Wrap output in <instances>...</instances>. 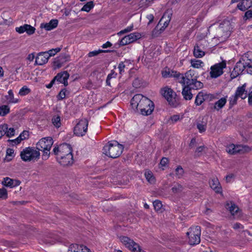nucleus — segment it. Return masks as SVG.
<instances>
[{"mask_svg":"<svg viewBox=\"0 0 252 252\" xmlns=\"http://www.w3.org/2000/svg\"><path fill=\"white\" fill-rule=\"evenodd\" d=\"M130 103L134 111L144 116L151 114L155 107L152 101L141 94H135L131 99Z\"/></svg>","mask_w":252,"mask_h":252,"instance_id":"obj_1","label":"nucleus"},{"mask_svg":"<svg viewBox=\"0 0 252 252\" xmlns=\"http://www.w3.org/2000/svg\"><path fill=\"white\" fill-rule=\"evenodd\" d=\"M197 74L193 70H189L184 74H181L179 82L182 85L191 86L192 90H199L203 87V84L197 80Z\"/></svg>","mask_w":252,"mask_h":252,"instance_id":"obj_2","label":"nucleus"},{"mask_svg":"<svg viewBox=\"0 0 252 252\" xmlns=\"http://www.w3.org/2000/svg\"><path fill=\"white\" fill-rule=\"evenodd\" d=\"M123 149V145L119 144L117 141L112 140L104 145L102 152L107 157L115 158L122 154Z\"/></svg>","mask_w":252,"mask_h":252,"instance_id":"obj_3","label":"nucleus"},{"mask_svg":"<svg viewBox=\"0 0 252 252\" xmlns=\"http://www.w3.org/2000/svg\"><path fill=\"white\" fill-rule=\"evenodd\" d=\"M40 153L32 147H27L20 153V157L22 160L25 162L37 160L39 158Z\"/></svg>","mask_w":252,"mask_h":252,"instance_id":"obj_4","label":"nucleus"},{"mask_svg":"<svg viewBox=\"0 0 252 252\" xmlns=\"http://www.w3.org/2000/svg\"><path fill=\"white\" fill-rule=\"evenodd\" d=\"M201 229L199 226L191 227L187 232L189 243L190 245H197L200 242Z\"/></svg>","mask_w":252,"mask_h":252,"instance_id":"obj_5","label":"nucleus"},{"mask_svg":"<svg viewBox=\"0 0 252 252\" xmlns=\"http://www.w3.org/2000/svg\"><path fill=\"white\" fill-rule=\"evenodd\" d=\"M53 153L56 156L57 159L72 154V150L70 145L63 143L59 146L55 147L53 149Z\"/></svg>","mask_w":252,"mask_h":252,"instance_id":"obj_6","label":"nucleus"},{"mask_svg":"<svg viewBox=\"0 0 252 252\" xmlns=\"http://www.w3.org/2000/svg\"><path fill=\"white\" fill-rule=\"evenodd\" d=\"M226 151L229 154L235 155L249 152L251 151V148L247 145L231 144L226 147Z\"/></svg>","mask_w":252,"mask_h":252,"instance_id":"obj_7","label":"nucleus"},{"mask_svg":"<svg viewBox=\"0 0 252 252\" xmlns=\"http://www.w3.org/2000/svg\"><path fill=\"white\" fill-rule=\"evenodd\" d=\"M121 242L129 250L133 252H146L133 240L126 236L120 237Z\"/></svg>","mask_w":252,"mask_h":252,"instance_id":"obj_8","label":"nucleus"},{"mask_svg":"<svg viewBox=\"0 0 252 252\" xmlns=\"http://www.w3.org/2000/svg\"><path fill=\"white\" fill-rule=\"evenodd\" d=\"M249 63L246 62L244 60L240 59L239 61L237 62L233 70L231 72L230 76L232 79L236 78L239 75L242 74L245 69L248 67Z\"/></svg>","mask_w":252,"mask_h":252,"instance_id":"obj_9","label":"nucleus"},{"mask_svg":"<svg viewBox=\"0 0 252 252\" xmlns=\"http://www.w3.org/2000/svg\"><path fill=\"white\" fill-rule=\"evenodd\" d=\"M226 63L225 61L217 63L211 66L210 75L212 78H216L223 73V69L226 68Z\"/></svg>","mask_w":252,"mask_h":252,"instance_id":"obj_10","label":"nucleus"},{"mask_svg":"<svg viewBox=\"0 0 252 252\" xmlns=\"http://www.w3.org/2000/svg\"><path fill=\"white\" fill-rule=\"evenodd\" d=\"M89 122L85 118L79 120L74 128V134L77 136H83L87 131Z\"/></svg>","mask_w":252,"mask_h":252,"instance_id":"obj_11","label":"nucleus"},{"mask_svg":"<svg viewBox=\"0 0 252 252\" xmlns=\"http://www.w3.org/2000/svg\"><path fill=\"white\" fill-rule=\"evenodd\" d=\"M53 144V140L51 137H46L41 138L36 144L37 151H42L45 149H51Z\"/></svg>","mask_w":252,"mask_h":252,"instance_id":"obj_12","label":"nucleus"},{"mask_svg":"<svg viewBox=\"0 0 252 252\" xmlns=\"http://www.w3.org/2000/svg\"><path fill=\"white\" fill-rule=\"evenodd\" d=\"M160 93L170 105H174L176 94L171 88L165 87L161 89Z\"/></svg>","mask_w":252,"mask_h":252,"instance_id":"obj_13","label":"nucleus"},{"mask_svg":"<svg viewBox=\"0 0 252 252\" xmlns=\"http://www.w3.org/2000/svg\"><path fill=\"white\" fill-rule=\"evenodd\" d=\"M219 29L224 33V36L228 37L232 29V25L228 19L223 20L219 25Z\"/></svg>","mask_w":252,"mask_h":252,"instance_id":"obj_14","label":"nucleus"},{"mask_svg":"<svg viewBox=\"0 0 252 252\" xmlns=\"http://www.w3.org/2000/svg\"><path fill=\"white\" fill-rule=\"evenodd\" d=\"M69 77V73L66 71H62L57 74V75L54 78L55 81H57L60 83L63 84L64 86L68 85L67 80Z\"/></svg>","mask_w":252,"mask_h":252,"instance_id":"obj_15","label":"nucleus"},{"mask_svg":"<svg viewBox=\"0 0 252 252\" xmlns=\"http://www.w3.org/2000/svg\"><path fill=\"white\" fill-rule=\"evenodd\" d=\"M70 60V57L65 54L61 55L59 57L56 58L54 61V65L56 68L61 67L65 63L68 62Z\"/></svg>","mask_w":252,"mask_h":252,"instance_id":"obj_16","label":"nucleus"},{"mask_svg":"<svg viewBox=\"0 0 252 252\" xmlns=\"http://www.w3.org/2000/svg\"><path fill=\"white\" fill-rule=\"evenodd\" d=\"M211 97V95L203 91L200 92L196 95L194 103L197 106H199L205 100Z\"/></svg>","mask_w":252,"mask_h":252,"instance_id":"obj_17","label":"nucleus"},{"mask_svg":"<svg viewBox=\"0 0 252 252\" xmlns=\"http://www.w3.org/2000/svg\"><path fill=\"white\" fill-rule=\"evenodd\" d=\"M161 74L163 78H169L173 77L177 78L178 80L181 76V73L173 70H171L167 67L164 68V69L161 71Z\"/></svg>","mask_w":252,"mask_h":252,"instance_id":"obj_18","label":"nucleus"},{"mask_svg":"<svg viewBox=\"0 0 252 252\" xmlns=\"http://www.w3.org/2000/svg\"><path fill=\"white\" fill-rule=\"evenodd\" d=\"M182 94L184 98L186 100H191L193 97V94L191 92L192 89L191 86L186 85H182Z\"/></svg>","mask_w":252,"mask_h":252,"instance_id":"obj_19","label":"nucleus"},{"mask_svg":"<svg viewBox=\"0 0 252 252\" xmlns=\"http://www.w3.org/2000/svg\"><path fill=\"white\" fill-rule=\"evenodd\" d=\"M47 55L46 52L39 53L35 58V64L42 65L46 63L49 59Z\"/></svg>","mask_w":252,"mask_h":252,"instance_id":"obj_20","label":"nucleus"},{"mask_svg":"<svg viewBox=\"0 0 252 252\" xmlns=\"http://www.w3.org/2000/svg\"><path fill=\"white\" fill-rule=\"evenodd\" d=\"M20 183L21 182L19 180H13L9 177L4 178L1 182L2 185L10 188L18 186Z\"/></svg>","mask_w":252,"mask_h":252,"instance_id":"obj_21","label":"nucleus"},{"mask_svg":"<svg viewBox=\"0 0 252 252\" xmlns=\"http://www.w3.org/2000/svg\"><path fill=\"white\" fill-rule=\"evenodd\" d=\"M247 84L245 83L241 86H239L236 89L235 94L239 98H241L242 99H245L248 96L247 91H246Z\"/></svg>","mask_w":252,"mask_h":252,"instance_id":"obj_22","label":"nucleus"},{"mask_svg":"<svg viewBox=\"0 0 252 252\" xmlns=\"http://www.w3.org/2000/svg\"><path fill=\"white\" fill-rule=\"evenodd\" d=\"M58 21L57 19H52L49 23H41L40 24V28L45 29L46 31H50L58 26Z\"/></svg>","mask_w":252,"mask_h":252,"instance_id":"obj_23","label":"nucleus"},{"mask_svg":"<svg viewBox=\"0 0 252 252\" xmlns=\"http://www.w3.org/2000/svg\"><path fill=\"white\" fill-rule=\"evenodd\" d=\"M57 159L60 164L63 166H67L71 165L73 163V162L72 154L64 156V157L62 158H57Z\"/></svg>","mask_w":252,"mask_h":252,"instance_id":"obj_24","label":"nucleus"},{"mask_svg":"<svg viewBox=\"0 0 252 252\" xmlns=\"http://www.w3.org/2000/svg\"><path fill=\"white\" fill-rule=\"evenodd\" d=\"M205 55V52L202 49L201 44L196 43L193 49V55L196 58H200Z\"/></svg>","mask_w":252,"mask_h":252,"instance_id":"obj_25","label":"nucleus"},{"mask_svg":"<svg viewBox=\"0 0 252 252\" xmlns=\"http://www.w3.org/2000/svg\"><path fill=\"white\" fill-rule=\"evenodd\" d=\"M242 2L238 3L237 7L241 11H244L248 10L252 6V0H241Z\"/></svg>","mask_w":252,"mask_h":252,"instance_id":"obj_26","label":"nucleus"},{"mask_svg":"<svg viewBox=\"0 0 252 252\" xmlns=\"http://www.w3.org/2000/svg\"><path fill=\"white\" fill-rule=\"evenodd\" d=\"M210 186L216 192H221V188L218 179H212L210 182Z\"/></svg>","mask_w":252,"mask_h":252,"instance_id":"obj_27","label":"nucleus"},{"mask_svg":"<svg viewBox=\"0 0 252 252\" xmlns=\"http://www.w3.org/2000/svg\"><path fill=\"white\" fill-rule=\"evenodd\" d=\"M5 97L7 101V103H16L19 102V99L15 98L14 97V94L11 90L8 92V94L5 96Z\"/></svg>","mask_w":252,"mask_h":252,"instance_id":"obj_28","label":"nucleus"},{"mask_svg":"<svg viewBox=\"0 0 252 252\" xmlns=\"http://www.w3.org/2000/svg\"><path fill=\"white\" fill-rule=\"evenodd\" d=\"M226 209H228L232 215H234L239 211V208L232 202L227 203L226 205Z\"/></svg>","mask_w":252,"mask_h":252,"instance_id":"obj_29","label":"nucleus"},{"mask_svg":"<svg viewBox=\"0 0 252 252\" xmlns=\"http://www.w3.org/2000/svg\"><path fill=\"white\" fill-rule=\"evenodd\" d=\"M226 102V98L222 97L215 102L214 108L215 109L219 110L222 108Z\"/></svg>","mask_w":252,"mask_h":252,"instance_id":"obj_30","label":"nucleus"},{"mask_svg":"<svg viewBox=\"0 0 252 252\" xmlns=\"http://www.w3.org/2000/svg\"><path fill=\"white\" fill-rule=\"evenodd\" d=\"M191 66L193 68H199L204 65V63L201 60L192 59L190 60Z\"/></svg>","mask_w":252,"mask_h":252,"instance_id":"obj_31","label":"nucleus"},{"mask_svg":"<svg viewBox=\"0 0 252 252\" xmlns=\"http://www.w3.org/2000/svg\"><path fill=\"white\" fill-rule=\"evenodd\" d=\"M10 113V107L7 105H0V116L3 117Z\"/></svg>","mask_w":252,"mask_h":252,"instance_id":"obj_32","label":"nucleus"},{"mask_svg":"<svg viewBox=\"0 0 252 252\" xmlns=\"http://www.w3.org/2000/svg\"><path fill=\"white\" fill-rule=\"evenodd\" d=\"M53 125L56 128L61 126V118L59 115H54L51 120Z\"/></svg>","mask_w":252,"mask_h":252,"instance_id":"obj_33","label":"nucleus"},{"mask_svg":"<svg viewBox=\"0 0 252 252\" xmlns=\"http://www.w3.org/2000/svg\"><path fill=\"white\" fill-rule=\"evenodd\" d=\"M83 245H79L78 244H72L70 246L68 252H80Z\"/></svg>","mask_w":252,"mask_h":252,"instance_id":"obj_34","label":"nucleus"},{"mask_svg":"<svg viewBox=\"0 0 252 252\" xmlns=\"http://www.w3.org/2000/svg\"><path fill=\"white\" fill-rule=\"evenodd\" d=\"M128 39L130 41L131 43H132L137 39L140 38L141 34L138 32H133L127 35Z\"/></svg>","mask_w":252,"mask_h":252,"instance_id":"obj_35","label":"nucleus"},{"mask_svg":"<svg viewBox=\"0 0 252 252\" xmlns=\"http://www.w3.org/2000/svg\"><path fill=\"white\" fill-rule=\"evenodd\" d=\"M238 97L234 94L231 95L229 98V108H232L233 106L237 104Z\"/></svg>","mask_w":252,"mask_h":252,"instance_id":"obj_36","label":"nucleus"},{"mask_svg":"<svg viewBox=\"0 0 252 252\" xmlns=\"http://www.w3.org/2000/svg\"><path fill=\"white\" fill-rule=\"evenodd\" d=\"M110 51H111L109 50H103L99 49L98 50H94L93 51L90 52L88 54V57H92L97 56V55H98L99 53H109V52H110Z\"/></svg>","mask_w":252,"mask_h":252,"instance_id":"obj_37","label":"nucleus"},{"mask_svg":"<svg viewBox=\"0 0 252 252\" xmlns=\"http://www.w3.org/2000/svg\"><path fill=\"white\" fill-rule=\"evenodd\" d=\"M197 128L200 133L205 131L206 129V122H198L197 124Z\"/></svg>","mask_w":252,"mask_h":252,"instance_id":"obj_38","label":"nucleus"},{"mask_svg":"<svg viewBox=\"0 0 252 252\" xmlns=\"http://www.w3.org/2000/svg\"><path fill=\"white\" fill-rule=\"evenodd\" d=\"M94 6V2L92 1L88 2L81 9V11L89 12Z\"/></svg>","mask_w":252,"mask_h":252,"instance_id":"obj_39","label":"nucleus"},{"mask_svg":"<svg viewBox=\"0 0 252 252\" xmlns=\"http://www.w3.org/2000/svg\"><path fill=\"white\" fill-rule=\"evenodd\" d=\"M241 58L246 62L252 61V52L249 51L244 54Z\"/></svg>","mask_w":252,"mask_h":252,"instance_id":"obj_40","label":"nucleus"},{"mask_svg":"<svg viewBox=\"0 0 252 252\" xmlns=\"http://www.w3.org/2000/svg\"><path fill=\"white\" fill-rule=\"evenodd\" d=\"M184 173V171L181 166H178L175 169L176 176L179 179L182 177Z\"/></svg>","mask_w":252,"mask_h":252,"instance_id":"obj_41","label":"nucleus"},{"mask_svg":"<svg viewBox=\"0 0 252 252\" xmlns=\"http://www.w3.org/2000/svg\"><path fill=\"white\" fill-rule=\"evenodd\" d=\"M30 92V89L28 87L24 86L20 90L19 94L21 96H24L29 94Z\"/></svg>","mask_w":252,"mask_h":252,"instance_id":"obj_42","label":"nucleus"},{"mask_svg":"<svg viewBox=\"0 0 252 252\" xmlns=\"http://www.w3.org/2000/svg\"><path fill=\"white\" fill-rule=\"evenodd\" d=\"M61 50V48H56L55 49H52L50 50H49L47 52H45L46 53L48 54V57L49 58L52 56H54L55 54H56L57 53L59 52Z\"/></svg>","mask_w":252,"mask_h":252,"instance_id":"obj_43","label":"nucleus"},{"mask_svg":"<svg viewBox=\"0 0 252 252\" xmlns=\"http://www.w3.org/2000/svg\"><path fill=\"white\" fill-rule=\"evenodd\" d=\"M145 176L146 179L149 182L152 183L154 182L155 178L153 177V174L151 171H146L145 173Z\"/></svg>","mask_w":252,"mask_h":252,"instance_id":"obj_44","label":"nucleus"},{"mask_svg":"<svg viewBox=\"0 0 252 252\" xmlns=\"http://www.w3.org/2000/svg\"><path fill=\"white\" fill-rule=\"evenodd\" d=\"M8 125L6 124L0 125V139L5 134Z\"/></svg>","mask_w":252,"mask_h":252,"instance_id":"obj_45","label":"nucleus"},{"mask_svg":"<svg viewBox=\"0 0 252 252\" xmlns=\"http://www.w3.org/2000/svg\"><path fill=\"white\" fill-rule=\"evenodd\" d=\"M7 197V190L4 188L0 189V199H6Z\"/></svg>","mask_w":252,"mask_h":252,"instance_id":"obj_46","label":"nucleus"},{"mask_svg":"<svg viewBox=\"0 0 252 252\" xmlns=\"http://www.w3.org/2000/svg\"><path fill=\"white\" fill-rule=\"evenodd\" d=\"M183 189V187L180 184H176L173 187L172 190L174 193H178L182 191Z\"/></svg>","mask_w":252,"mask_h":252,"instance_id":"obj_47","label":"nucleus"},{"mask_svg":"<svg viewBox=\"0 0 252 252\" xmlns=\"http://www.w3.org/2000/svg\"><path fill=\"white\" fill-rule=\"evenodd\" d=\"M26 27L27 28L26 32L27 33V34L31 35L34 33L35 32V28L29 24H27Z\"/></svg>","mask_w":252,"mask_h":252,"instance_id":"obj_48","label":"nucleus"},{"mask_svg":"<svg viewBox=\"0 0 252 252\" xmlns=\"http://www.w3.org/2000/svg\"><path fill=\"white\" fill-rule=\"evenodd\" d=\"M153 206L155 209L158 211L161 210L162 205L161 201L157 200L153 202Z\"/></svg>","mask_w":252,"mask_h":252,"instance_id":"obj_49","label":"nucleus"},{"mask_svg":"<svg viewBox=\"0 0 252 252\" xmlns=\"http://www.w3.org/2000/svg\"><path fill=\"white\" fill-rule=\"evenodd\" d=\"M66 89H62L60 93H59L58 95H57V98L58 100H61L63 99L66 96Z\"/></svg>","mask_w":252,"mask_h":252,"instance_id":"obj_50","label":"nucleus"},{"mask_svg":"<svg viewBox=\"0 0 252 252\" xmlns=\"http://www.w3.org/2000/svg\"><path fill=\"white\" fill-rule=\"evenodd\" d=\"M27 24H24L23 26H21L19 27H16L15 28V31L18 32L19 33L22 34L25 32H26L27 31Z\"/></svg>","mask_w":252,"mask_h":252,"instance_id":"obj_51","label":"nucleus"},{"mask_svg":"<svg viewBox=\"0 0 252 252\" xmlns=\"http://www.w3.org/2000/svg\"><path fill=\"white\" fill-rule=\"evenodd\" d=\"M131 43L130 41L128 39L127 36L124 37L120 41V45L121 46L126 45Z\"/></svg>","mask_w":252,"mask_h":252,"instance_id":"obj_52","label":"nucleus"},{"mask_svg":"<svg viewBox=\"0 0 252 252\" xmlns=\"http://www.w3.org/2000/svg\"><path fill=\"white\" fill-rule=\"evenodd\" d=\"M15 134V129L14 128L10 127L8 128V127L7 128L6 131H5L6 135L7 137H11L13 136Z\"/></svg>","mask_w":252,"mask_h":252,"instance_id":"obj_53","label":"nucleus"},{"mask_svg":"<svg viewBox=\"0 0 252 252\" xmlns=\"http://www.w3.org/2000/svg\"><path fill=\"white\" fill-rule=\"evenodd\" d=\"M50 149H45L42 150V151H43V154L42 155V159L44 160H47L50 155Z\"/></svg>","mask_w":252,"mask_h":252,"instance_id":"obj_54","label":"nucleus"},{"mask_svg":"<svg viewBox=\"0 0 252 252\" xmlns=\"http://www.w3.org/2000/svg\"><path fill=\"white\" fill-rule=\"evenodd\" d=\"M251 18H252V8L245 12L243 19L244 20H247Z\"/></svg>","mask_w":252,"mask_h":252,"instance_id":"obj_55","label":"nucleus"},{"mask_svg":"<svg viewBox=\"0 0 252 252\" xmlns=\"http://www.w3.org/2000/svg\"><path fill=\"white\" fill-rule=\"evenodd\" d=\"M6 156L10 157L11 158L9 160H11L15 156L14 150L11 148H8L6 150Z\"/></svg>","mask_w":252,"mask_h":252,"instance_id":"obj_56","label":"nucleus"},{"mask_svg":"<svg viewBox=\"0 0 252 252\" xmlns=\"http://www.w3.org/2000/svg\"><path fill=\"white\" fill-rule=\"evenodd\" d=\"M22 140L20 139L19 136L13 140H9L8 141L12 146L16 145L19 144Z\"/></svg>","mask_w":252,"mask_h":252,"instance_id":"obj_57","label":"nucleus"},{"mask_svg":"<svg viewBox=\"0 0 252 252\" xmlns=\"http://www.w3.org/2000/svg\"><path fill=\"white\" fill-rule=\"evenodd\" d=\"M19 136L22 140L26 139L29 137V132L28 131H23Z\"/></svg>","mask_w":252,"mask_h":252,"instance_id":"obj_58","label":"nucleus"},{"mask_svg":"<svg viewBox=\"0 0 252 252\" xmlns=\"http://www.w3.org/2000/svg\"><path fill=\"white\" fill-rule=\"evenodd\" d=\"M133 26H128L124 30L120 31L118 34H124L125 33H126V32H129L130 31H131L133 29Z\"/></svg>","mask_w":252,"mask_h":252,"instance_id":"obj_59","label":"nucleus"},{"mask_svg":"<svg viewBox=\"0 0 252 252\" xmlns=\"http://www.w3.org/2000/svg\"><path fill=\"white\" fill-rule=\"evenodd\" d=\"M126 67V65H125L124 63L123 62H121L120 63L119 65H118V69L119 70V73L120 74H122L123 72H124V69Z\"/></svg>","mask_w":252,"mask_h":252,"instance_id":"obj_60","label":"nucleus"},{"mask_svg":"<svg viewBox=\"0 0 252 252\" xmlns=\"http://www.w3.org/2000/svg\"><path fill=\"white\" fill-rule=\"evenodd\" d=\"M168 162V159L167 158H163L160 162L159 165L161 167L165 166Z\"/></svg>","mask_w":252,"mask_h":252,"instance_id":"obj_61","label":"nucleus"},{"mask_svg":"<svg viewBox=\"0 0 252 252\" xmlns=\"http://www.w3.org/2000/svg\"><path fill=\"white\" fill-rule=\"evenodd\" d=\"M170 120L173 123H175L180 120V116L174 115L170 117Z\"/></svg>","mask_w":252,"mask_h":252,"instance_id":"obj_62","label":"nucleus"},{"mask_svg":"<svg viewBox=\"0 0 252 252\" xmlns=\"http://www.w3.org/2000/svg\"><path fill=\"white\" fill-rule=\"evenodd\" d=\"M232 227L234 229H242L243 228V226L241 223L236 222L233 225Z\"/></svg>","mask_w":252,"mask_h":252,"instance_id":"obj_63","label":"nucleus"},{"mask_svg":"<svg viewBox=\"0 0 252 252\" xmlns=\"http://www.w3.org/2000/svg\"><path fill=\"white\" fill-rule=\"evenodd\" d=\"M233 178H234V175L233 174H230L229 175H227L225 177L226 182L227 183L230 182Z\"/></svg>","mask_w":252,"mask_h":252,"instance_id":"obj_64","label":"nucleus"}]
</instances>
